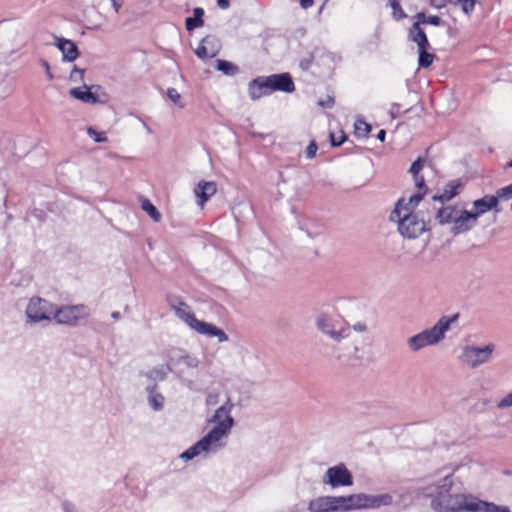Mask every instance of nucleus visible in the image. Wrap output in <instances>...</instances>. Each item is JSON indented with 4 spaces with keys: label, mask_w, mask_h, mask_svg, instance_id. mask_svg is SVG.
<instances>
[{
    "label": "nucleus",
    "mask_w": 512,
    "mask_h": 512,
    "mask_svg": "<svg viewBox=\"0 0 512 512\" xmlns=\"http://www.w3.org/2000/svg\"><path fill=\"white\" fill-rule=\"evenodd\" d=\"M352 328L354 331L359 333H365L368 330V327L364 322H357L352 326Z\"/></svg>",
    "instance_id": "obj_46"
},
{
    "label": "nucleus",
    "mask_w": 512,
    "mask_h": 512,
    "mask_svg": "<svg viewBox=\"0 0 512 512\" xmlns=\"http://www.w3.org/2000/svg\"><path fill=\"white\" fill-rule=\"evenodd\" d=\"M88 315V308L85 305L62 306L60 308L54 306L53 319L58 324L75 326L79 319L86 318Z\"/></svg>",
    "instance_id": "obj_10"
},
{
    "label": "nucleus",
    "mask_w": 512,
    "mask_h": 512,
    "mask_svg": "<svg viewBox=\"0 0 512 512\" xmlns=\"http://www.w3.org/2000/svg\"><path fill=\"white\" fill-rule=\"evenodd\" d=\"M413 178L415 181V186L418 189L417 193H422L424 196L427 192V186L425 184L424 177L421 175H413Z\"/></svg>",
    "instance_id": "obj_35"
},
{
    "label": "nucleus",
    "mask_w": 512,
    "mask_h": 512,
    "mask_svg": "<svg viewBox=\"0 0 512 512\" xmlns=\"http://www.w3.org/2000/svg\"><path fill=\"white\" fill-rule=\"evenodd\" d=\"M307 234H308L310 237H313V236H314L310 231H307Z\"/></svg>",
    "instance_id": "obj_58"
},
{
    "label": "nucleus",
    "mask_w": 512,
    "mask_h": 512,
    "mask_svg": "<svg viewBox=\"0 0 512 512\" xmlns=\"http://www.w3.org/2000/svg\"><path fill=\"white\" fill-rule=\"evenodd\" d=\"M376 505V499L366 494L348 496H320L308 504L310 512H339L368 508Z\"/></svg>",
    "instance_id": "obj_4"
},
{
    "label": "nucleus",
    "mask_w": 512,
    "mask_h": 512,
    "mask_svg": "<svg viewBox=\"0 0 512 512\" xmlns=\"http://www.w3.org/2000/svg\"><path fill=\"white\" fill-rule=\"evenodd\" d=\"M452 0H430V5L434 8L440 9L445 7Z\"/></svg>",
    "instance_id": "obj_43"
},
{
    "label": "nucleus",
    "mask_w": 512,
    "mask_h": 512,
    "mask_svg": "<svg viewBox=\"0 0 512 512\" xmlns=\"http://www.w3.org/2000/svg\"><path fill=\"white\" fill-rule=\"evenodd\" d=\"M459 187V184H455L454 182L448 183L443 192L440 195H434L432 199L434 201H440L441 203H445L449 200H451L454 196L457 195V188Z\"/></svg>",
    "instance_id": "obj_24"
},
{
    "label": "nucleus",
    "mask_w": 512,
    "mask_h": 512,
    "mask_svg": "<svg viewBox=\"0 0 512 512\" xmlns=\"http://www.w3.org/2000/svg\"><path fill=\"white\" fill-rule=\"evenodd\" d=\"M167 96L175 105L179 106L180 108L184 107L183 103L181 102V95L175 88H169L167 90Z\"/></svg>",
    "instance_id": "obj_33"
},
{
    "label": "nucleus",
    "mask_w": 512,
    "mask_h": 512,
    "mask_svg": "<svg viewBox=\"0 0 512 512\" xmlns=\"http://www.w3.org/2000/svg\"><path fill=\"white\" fill-rule=\"evenodd\" d=\"M70 95L84 103L95 104L98 102L97 96L90 91V88L87 85H84L83 87L72 88L70 90Z\"/></svg>",
    "instance_id": "obj_21"
},
{
    "label": "nucleus",
    "mask_w": 512,
    "mask_h": 512,
    "mask_svg": "<svg viewBox=\"0 0 512 512\" xmlns=\"http://www.w3.org/2000/svg\"><path fill=\"white\" fill-rule=\"evenodd\" d=\"M261 82H263V86H266L267 89L271 91H284L291 93L295 90L292 77L288 73L273 74L264 77V80H261Z\"/></svg>",
    "instance_id": "obj_12"
},
{
    "label": "nucleus",
    "mask_w": 512,
    "mask_h": 512,
    "mask_svg": "<svg viewBox=\"0 0 512 512\" xmlns=\"http://www.w3.org/2000/svg\"><path fill=\"white\" fill-rule=\"evenodd\" d=\"M111 3H112V6H113L115 12L118 13L122 6V3L119 2V0H111Z\"/></svg>",
    "instance_id": "obj_53"
},
{
    "label": "nucleus",
    "mask_w": 512,
    "mask_h": 512,
    "mask_svg": "<svg viewBox=\"0 0 512 512\" xmlns=\"http://www.w3.org/2000/svg\"><path fill=\"white\" fill-rule=\"evenodd\" d=\"M509 407H512V391L497 403V408L499 409H506Z\"/></svg>",
    "instance_id": "obj_38"
},
{
    "label": "nucleus",
    "mask_w": 512,
    "mask_h": 512,
    "mask_svg": "<svg viewBox=\"0 0 512 512\" xmlns=\"http://www.w3.org/2000/svg\"><path fill=\"white\" fill-rule=\"evenodd\" d=\"M219 402V395L217 393H210L206 397L207 406H215Z\"/></svg>",
    "instance_id": "obj_42"
},
{
    "label": "nucleus",
    "mask_w": 512,
    "mask_h": 512,
    "mask_svg": "<svg viewBox=\"0 0 512 512\" xmlns=\"http://www.w3.org/2000/svg\"><path fill=\"white\" fill-rule=\"evenodd\" d=\"M458 318V313L449 317L442 316L433 327L425 329L419 334L428 346L436 345L445 338V333L451 328L452 324L457 322Z\"/></svg>",
    "instance_id": "obj_7"
},
{
    "label": "nucleus",
    "mask_w": 512,
    "mask_h": 512,
    "mask_svg": "<svg viewBox=\"0 0 512 512\" xmlns=\"http://www.w3.org/2000/svg\"><path fill=\"white\" fill-rule=\"evenodd\" d=\"M389 5L393 10V18L397 21L404 19L407 17V14L404 12L398 0H389Z\"/></svg>",
    "instance_id": "obj_30"
},
{
    "label": "nucleus",
    "mask_w": 512,
    "mask_h": 512,
    "mask_svg": "<svg viewBox=\"0 0 512 512\" xmlns=\"http://www.w3.org/2000/svg\"><path fill=\"white\" fill-rule=\"evenodd\" d=\"M216 69L228 76H233L238 72V67L235 64L222 59L216 61Z\"/></svg>",
    "instance_id": "obj_26"
},
{
    "label": "nucleus",
    "mask_w": 512,
    "mask_h": 512,
    "mask_svg": "<svg viewBox=\"0 0 512 512\" xmlns=\"http://www.w3.org/2000/svg\"><path fill=\"white\" fill-rule=\"evenodd\" d=\"M426 23L432 24L434 26H439L442 23V20L439 16L433 15V16L427 17Z\"/></svg>",
    "instance_id": "obj_49"
},
{
    "label": "nucleus",
    "mask_w": 512,
    "mask_h": 512,
    "mask_svg": "<svg viewBox=\"0 0 512 512\" xmlns=\"http://www.w3.org/2000/svg\"><path fill=\"white\" fill-rule=\"evenodd\" d=\"M316 327L335 344H340L351 335V327L348 323L341 322L326 314L317 317Z\"/></svg>",
    "instance_id": "obj_6"
},
{
    "label": "nucleus",
    "mask_w": 512,
    "mask_h": 512,
    "mask_svg": "<svg viewBox=\"0 0 512 512\" xmlns=\"http://www.w3.org/2000/svg\"><path fill=\"white\" fill-rule=\"evenodd\" d=\"M87 133L88 135L94 139L95 142L97 143H103L107 140L106 136L104 135V133H101V132H97L94 128L92 127H89L87 129Z\"/></svg>",
    "instance_id": "obj_37"
},
{
    "label": "nucleus",
    "mask_w": 512,
    "mask_h": 512,
    "mask_svg": "<svg viewBox=\"0 0 512 512\" xmlns=\"http://www.w3.org/2000/svg\"><path fill=\"white\" fill-rule=\"evenodd\" d=\"M428 49L429 48H419L418 49V53H419L418 64L422 68H428L429 66H431V64L433 63L434 57H435L432 53L428 52Z\"/></svg>",
    "instance_id": "obj_28"
},
{
    "label": "nucleus",
    "mask_w": 512,
    "mask_h": 512,
    "mask_svg": "<svg viewBox=\"0 0 512 512\" xmlns=\"http://www.w3.org/2000/svg\"><path fill=\"white\" fill-rule=\"evenodd\" d=\"M424 164H425V159L422 158V157H419L417 160H415L410 169H409V172L412 174V175H419L420 171L423 169L424 167Z\"/></svg>",
    "instance_id": "obj_34"
},
{
    "label": "nucleus",
    "mask_w": 512,
    "mask_h": 512,
    "mask_svg": "<svg viewBox=\"0 0 512 512\" xmlns=\"http://www.w3.org/2000/svg\"><path fill=\"white\" fill-rule=\"evenodd\" d=\"M494 349V344H488L483 348L467 346L463 349L461 359L469 367L476 368L490 361Z\"/></svg>",
    "instance_id": "obj_11"
},
{
    "label": "nucleus",
    "mask_w": 512,
    "mask_h": 512,
    "mask_svg": "<svg viewBox=\"0 0 512 512\" xmlns=\"http://www.w3.org/2000/svg\"><path fill=\"white\" fill-rule=\"evenodd\" d=\"M63 508H64L65 512H76L75 505L70 502H64Z\"/></svg>",
    "instance_id": "obj_51"
},
{
    "label": "nucleus",
    "mask_w": 512,
    "mask_h": 512,
    "mask_svg": "<svg viewBox=\"0 0 512 512\" xmlns=\"http://www.w3.org/2000/svg\"><path fill=\"white\" fill-rule=\"evenodd\" d=\"M386 132L385 130L381 129L377 134V139L383 142L385 140Z\"/></svg>",
    "instance_id": "obj_55"
},
{
    "label": "nucleus",
    "mask_w": 512,
    "mask_h": 512,
    "mask_svg": "<svg viewBox=\"0 0 512 512\" xmlns=\"http://www.w3.org/2000/svg\"><path fill=\"white\" fill-rule=\"evenodd\" d=\"M415 18H416V21L413 24H418V26H420V27H421V24H426L427 16L425 15L424 12L417 13Z\"/></svg>",
    "instance_id": "obj_47"
},
{
    "label": "nucleus",
    "mask_w": 512,
    "mask_h": 512,
    "mask_svg": "<svg viewBox=\"0 0 512 512\" xmlns=\"http://www.w3.org/2000/svg\"><path fill=\"white\" fill-rule=\"evenodd\" d=\"M141 208L153 219V221L159 222L161 220V213L148 199H143L141 201Z\"/></svg>",
    "instance_id": "obj_27"
},
{
    "label": "nucleus",
    "mask_w": 512,
    "mask_h": 512,
    "mask_svg": "<svg viewBox=\"0 0 512 512\" xmlns=\"http://www.w3.org/2000/svg\"><path fill=\"white\" fill-rule=\"evenodd\" d=\"M455 4L460 5L461 10L466 14L470 15L476 5L475 0H456Z\"/></svg>",
    "instance_id": "obj_32"
},
{
    "label": "nucleus",
    "mask_w": 512,
    "mask_h": 512,
    "mask_svg": "<svg viewBox=\"0 0 512 512\" xmlns=\"http://www.w3.org/2000/svg\"><path fill=\"white\" fill-rule=\"evenodd\" d=\"M407 345L412 352H418L428 346L419 333L409 337L407 339Z\"/></svg>",
    "instance_id": "obj_29"
},
{
    "label": "nucleus",
    "mask_w": 512,
    "mask_h": 512,
    "mask_svg": "<svg viewBox=\"0 0 512 512\" xmlns=\"http://www.w3.org/2000/svg\"><path fill=\"white\" fill-rule=\"evenodd\" d=\"M232 408L233 403L230 397H228L226 402L207 420L208 424L215 423V426L207 435L184 451L180 457L185 461H189L203 452L216 451L221 448V440L228 436L234 425V419L230 415Z\"/></svg>",
    "instance_id": "obj_2"
},
{
    "label": "nucleus",
    "mask_w": 512,
    "mask_h": 512,
    "mask_svg": "<svg viewBox=\"0 0 512 512\" xmlns=\"http://www.w3.org/2000/svg\"><path fill=\"white\" fill-rule=\"evenodd\" d=\"M452 486L451 475L445 476L442 484L437 486V493L431 501L435 512H511L506 506L479 500L472 495L451 494Z\"/></svg>",
    "instance_id": "obj_1"
},
{
    "label": "nucleus",
    "mask_w": 512,
    "mask_h": 512,
    "mask_svg": "<svg viewBox=\"0 0 512 512\" xmlns=\"http://www.w3.org/2000/svg\"><path fill=\"white\" fill-rule=\"evenodd\" d=\"M55 45L62 52L63 61L72 62L78 58L79 50L72 40L55 36Z\"/></svg>",
    "instance_id": "obj_16"
},
{
    "label": "nucleus",
    "mask_w": 512,
    "mask_h": 512,
    "mask_svg": "<svg viewBox=\"0 0 512 512\" xmlns=\"http://www.w3.org/2000/svg\"><path fill=\"white\" fill-rule=\"evenodd\" d=\"M84 73H85L84 69H80L77 66H74V68H73V70L71 71V74H70V79L76 80V78H75L76 75H79L80 79L82 80L83 76H84Z\"/></svg>",
    "instance_id": "obj_45"
},
{
    "label": "nucleus",
    "mask_w": 512,
    "mask_h": 512,
    "mask_svg": "<svg viewBox=\"0 0 512 512\" xmlns=\"http://www.w3.org/2000/svg\"><path fill=\"white\" fill-rule=\"evenodd\" d=\"M183 362L189 368H196L199 365V360L192 357L179 349H172L169 352V359L166 367L168 371H173L174 367Z\"/></svg>",
    "instance_id": "obj_15"
},
{
    "label": "nucleus",
    "mask_w": 512,
    "mask_h": 512,
    "mask_svg": "<svg viewBox=\"0 0 512 512\" xmlns=\"http://www.w3.org/2000/svg\"><path fill=\"white\" fill-rule=\"evenodd\" d=\"M495 197H498V200L512 198V183L506 187L497 190Z\"/></svg>",
    "instance_id": "obj_36"
},
{
    "label": "nucleus",
    "mask_w": 512,
    "mask_h": 512,
    "mask_svg": "<svg viewBox=\"0 0 512 512\" xmlns=\"http://www.w3.org/2000/svg\"><path fill=\"white\" fill-rule=\"evenodd\" d=\"M261 80H264V77H258L250 82L249 84V95L251 99L256 100L259 99L261 96L266 94L267 87L263 86V82Z\"/></svg>",
    "instance_id": "obj_23"
},
{
    "label": "nucleus",
    "mask_w": 512,
    "mask_h": 512,
    "mask_svg": "<svg viewBox=\"0 0 512 512\" xmlns=\"http://www.w3.org/2000/svg\"><path fill=\"white\" fill-rule=\"evenodd\" d=\"M322 483L329 485L332 489L352 486L353 475L343 463H340L326 470Z\"/></svg>",
    "instance_id": "obj_9"
},
{
    "label": "nucleus",
    "mask_w": 512,
    "mask_h": 512,
    "mask_svg": "<svg viewBox=\"0 0 512 512\" xmlns=\"http://www.w3.org/2000/svg\"><path fill=\"white\" fill-rule=\"evenodd\" d=\"M217 192V184L213 181H200L194 190L198 204L203 207L208 199Z\"/></svg>",
    "instance_id": "obj_18"
},
{
    "label": "nucleus",
    "mask_w": 512,
    "mask_h": 512,
    "mask_svg": "<svg viewBox=\"0 0 512 512\" xmlns=\"http://www.w3.org/2000/svg\"><path fill=\"white\" fill-rule=\"evenodd\" d=\"M498 203V197H495L494 195H486L485 197L477 199L473 202V207L475 210L470 212L472 215H476L477 221L480 215L491 209H496V211H499L497 208Z\"/></svg>",
    "instance_id": "obj_17"
},
{
    "label": "nucleus",
    "mask_w": 512,
    "mask_h": 512,
    "mask_svg": "<svg viewBox=\"0 0 512 512\" xmlns=\"http://www.w3.org/2000/svg\"><path fill=\"white\" fill-rule=\"evenodd\" d=\"M408 39L417 44L419 48H430V43L426 36L425 31L418 26V24H412L408 32Z\"/></svg>",
    "instance_id": "obj_20"
},
{
    "label": "nucleus",
    "mask_w": 512,
    "mask_h": 512,
    "mask_svg": "<svg viewBox=\"0 0 512 512\" xmlns=\"http://www.w3.org/2000/svg\"><path fill=\"white\" fill-rule=\"evenodd\" d=\"M476 223V215H472L468 210L461 209L450 229V232L454 236L466 233L471 230Z\"/></svg>",
    "instance_id": "obj_14"
},
{
    "label": "nucleus",
    "mask_w": 512,
    "mask_h": 512,
    "mask_svg": "<svg viewBox=\"0 0 512 512\" xmlns=\"http://www.w3.org/2000/svg\"><path fill=\"white\" fill-rule=\"evenodd\" d=\"M422 198V193H415L408 199L400 198L390 214V221L397 223L398 231L404 238L415 239L429 229V220L414 212Z\"/></svg>",
    "instance_id": "obj_3"
},
{
    "label": "nucleus",
    "mask_w": 512,
    "mask_h": 512,
    "mask_svg": "<svg viewBox=\"0 0 512 512\" xmlns=\"http://www.w3.org/2000/svg\"><path fill=\"white\" fill-rule=\"evenodd\" d=\"M166 374L167 372L164 371L163 369H158V368H155V369H152L148 374L147 376L151 379H160V380H163L165 379L166 377Z\"/></svg>",
    "instance_id": "obj_39"
},
{
    "label": "nucleus",
    "mask_w": 512,
    "mask_h": 512,
    "mask_svg": "<svg viewBox=\"0 0 512 512\" xmlns=\"http://www.w3.org/2000/svg\"><path fill=\"white\" fill-rule=\"evenodd\" d=\"M312 62V58H305L300 61V67L303 70H308Z\"/></svg>",
    "instance_id": "obj_50"
},
{
    "label": "nucleus",
    "mask_w": 512,
    "mask_h": 512,
    "mask_svg": "<svg viewBox=\"0 0 512 512\" xmlns=\"http://www.w3.org/2000/svg\"><path fill=\"white\" fill-rule=\"evenodd\" d=\"M334 104V98L328 97L326 100H320L318 101V105L322 108H331Z\"/></svg>",
    "instance_id": "obj_48"
},
{
    "label": "nucleus",
    "mask_w": 512,
    "mask_h": 512,
    "mask_svg": "<svg viewBox=\"0 0 512 512\" xmlns=\"http://www.w3.org/2000/svg\"><path fill=\"white\" fill-rule=\"evenodd\" d=\"M217 4L221 9H227L230 6L229 0H217Z\"/></svg>",
    "instance_id": "obj_52"
},
{
    "label": "nucleus",
    "mask_w": 512,
    "mask_h": 512,
    "mask_svg": "<svg viewBox=\"0 0 512 512\" xmlns=\"http://www.w3.org/2000/svg\"><path fill=\"white\" fill-rule=\"evenodd\" d=\"M509 167H512V160L508 163Z\"/></svg>",
    "instance_id": "obj_59"
},
{
    "label": "nucleus",
    "mask_w": 512,
    "mask_h": 512,
    "mask_svg": "<svg viewBox=\"0 0 512 512\" xmlns=\"http://www.w3.org/2000/svg\"><path fill=\"white\" fill-rule=\"evenodd\" d=\"M167 302L171 310L174 311L176 316L184 321L191 329L197 333L206 335L208 337H217L219 342L228 341V336L224 330L217 326L198 320L195 315L190 311V307L179 296L168 295Z\"/></svg>",
    "instance_id": "obj_5"
},
{
    "label": "nucleus",
    "mask_w": 512,
    "mask_h": 512,
    "mask_svg": "<svg viewBox=\"0 0 512 512\" xmlns=\"http://www.w3.org/2000/svg\"><path fill=\"white\" fill-rule=\"evenodd\" d=\"M156 388H157L156 384L153 385L152 387L147 388V392L149 394L148 400H149L150 406L154 410H160L163 407L164 397L160 393L156 392Z\"/></svg>",
    "instance_id": "obj_25"
},
{
    "label": "nucleus",
    "mask_w": 512,
    "mask_h": 512,
    "mask_svg": "<svg viewBox=\"0 0 512 512\" xmlns=\"http://www.w3.org/2000/svg\"><path fill=\"white\" fill-rule=\"evenodd\" d=\"M313 0H300V4L303 8L307 9L313 5Z\"/></svg>",
    "instance_id": "obj_54"
},
{
    "label": "nucleus",
    "mask_w": 512,
    "mask_h": 512,
    "mask_svg": "<svg viewBox=\"0 0 512 512\" xmlns=\"http://www.w3.org/2000/svg\"><path fill=\"white\" fill-rule=\"evenodd\" d=\"M111 317L115 320H118L120 318V313L118 311H114L112 314H111Z\"/></svg>",
    "instance_id": "obj_56"
},
{
    "label": "nucleus",
    "mask_w": 512,
    "mask_h": 512,
    "mask_svg": "<svg viewBox=\"0 0 512 512\" xmlns=\"http://www.w3.org/2000/svg\"><path fill=\"white\" fill-rule=\"evenodd\" d=\"M460 210V208L454 205L441 207L437 210L435 214V220L438 222L439 225H453Z\"/></svg>",
    "instance_id": "obj_19"
},
{
    "label": "nucleus",
    "mask_w": 512,
    "mask_h": 512,
    "mask_svg": "<svg viewBox=\"0 0 512 512\" xmlns=\"http://www.w3.org/2000/svg\"><path fill=\"white\" fill-rule=\"evenodd\" d=\"M317 149H318L317 144L315 143V141H312L306 148L307 158L312 159L313 157H315Z\"/></svg>",
    "instance_id": "obj_41"
},
{
    "label": "nucleus",
    "mask_w": 512,
    "mask_h": 512,
    "mask_svg": "<svg viewBox=\"0 0 512 512\" xmlns=\"http://www.w3.org/2000/svg\"><path fill=\"white\" fill-rule=\"evenodd\" d=\"M143 125L145 127V130H147L149 133L152 132L151 128L146 123H144Z\"/></svg>",
    "instance_id": "obj_57"
},
{
    "label": "nucleus",
    "mask_w": 512,
    "mask_h": 512,
    "mask_svg": "<svg viewBox=\"0 0 512 512\" xmlns=\"http://www.w3.org/2000/svg\"><path fill=\"white\" fill-rule=\"evenodd\" d=\"M39 63L43 67V71H45L47 79L50 80V81L53 80L54 76H53V74L51 72L50 65H49L48 61L43 59V58H41L39 60Z\"/></svg>",
    "instance_id": "obj_40"
},
{
    "label": "nucleus",
    "mask_w": 512,
    "mask_h": 512,
    "mask_svg": "<svg viewBox=\"0 0 512 512\" xmlns=\"http://www.w3.org/2000/svg\"><path fill=\"white\" fill-rule=\"evenodd\" d=\"M54 304L40 297L30 299L26 308V316L29 323L51 321L54 312Z\"/></svg>",
    "instance_id": "obj_8"
},
{
    "label": "nucleus",
    "mask_w": 512,
    "mask_h": 512,
    "mask_svg": "<svg viewBox=\"0 0 512 512\" xmlns=\"http://www.w3.org/2000/svg\"><path fill=\"white\" fill-rule=\"evenodd\" d=\"M204 10L201 7H196L193 10V17H187L185 19V27L187 31L191 32L196 28L202 27L204 25Z\"/></svg>",
    "instance_id": "obj_22"
},
{
    "label": "nucleus",
    "mask_w": 512,
    "mask_h": 512,
    "mask_svg": "<svg viewBox=\"0 0 512 512\" xmlns=\"http://www.w3.org/2000/svg\"><path fill=\"white\" fill-rule=\"evenodd\" d=\"M358 351V347H354V352L356 353Z\"/></svg>",
    "instance_id": "obj_60"
},
{
    "label": "nucleus",
    "mask_w": 512,
    "mask_h": 512,
    "mask_svg": "<svg viewBox=\"0 0 512 512\" xmlns=\"http://www.w3.org/2000/svg\"><path fill=\"white\" fill-rule=\"evenodd\" d=\"M345 135L342 133L341 136L339 138H336L334 134H331L330 135V140H331V145L332 146H340L344 140H345Z\"/></svg>",
    "instance_id": "obj_44"
},
{
    "label": "nucleus",
    "mask_w": 512,
    "mask_h": 512,
    "mask_svg": "<svg viewBox=\"0 0 512 512\" xmlns=\"http://www.w3.org/2000/svg\"><path fill=\"white\" fill-rule=\"evenodd\" d=\"M221 49L220 40L213 35L204 37L199 46L195 49V54L200 59H207L215 57Z\"/></svg>",
    "instance_id": "obj_13"
},
{
    "label": "nucleus",
    "mask_w": 512,
    "mask_h": 512,
    "mask_svg": "<svg viewBox=\"0 0 512 512\" xmlns=\"http://www.w3.org/2000/svg\"><path fill=\"white\" fill-rule=\"evenodd\" d=\"M354 126L358 136L366 137L371 131V125L362 119H357Z\"/></svg>",
    "instance_id": "obj_31"
}]
</instances>
